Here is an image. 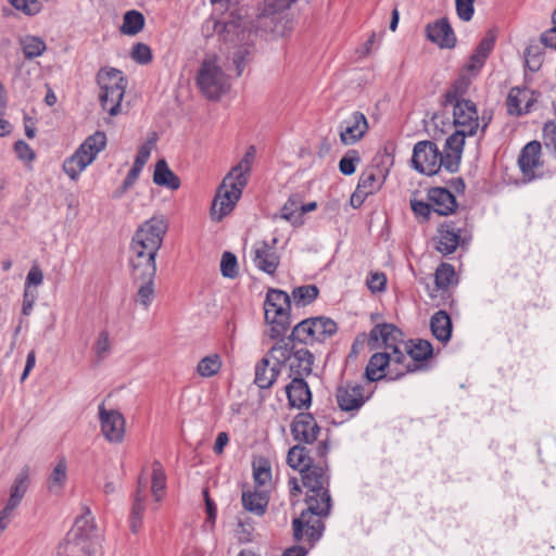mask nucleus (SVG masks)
Instances as JSON below:
<instances>
[{"label":"nucleus","mask_w":556,"mask_h":556,"mask_svg":"<svg viewBox=\"0 0 556 556\" xmlns=\"http://www.w3.org/2000/svg\"><path fill=\"white\" fill-rule=\"evenodd\" d=\"M301 473L303 484L307 489L305 497L307 509L293 519V536L296 541L305 536L312 546L320 539L325 528L319 518L328 517L331 510L330 477L325 462L312 465Z\"/></svg>","instance_id":"f257e3e1"},{"label":"nucleus","mask_w":556,"mask_h":556,"mask_svg":"<svg viewBox=\"0 0 556 556\" xmlns=\"http://www.w3.org/2000/svg\"><path fill=\"white\" fill-rule=\"evenodd\" d=\"M255 153V148L249 147L240 162L224 177L212 203L211 217L213 220L220 222L235 208L248 184Z\"/></svg>","instance_id":"f03ea898"},{"label":"nucleus","mask_w":556,"mask_h":556,"mask_svg":"<svg viewBox=\"0 0 556 556\" xmlns=\"http://www.w3.org/2000/svg\"><path fill=\"white\" fill-rule=\"evenodd\" d=\"M291 298L278 289H269L264 302L265 320L269 326L270 339L282 338L291 326L290 318Z\"/></svg>","instance_id":"7ed1b4c3"},{"label":"nucleus","mask_w":556,"mask_h":556,"mask_svg":"<svg viewBox=\"0 0 556 556\" xmlns=\"http://www.w3.org/2000/svg\"><path fill=\"white\" fill-rule=\"evenodd\" d=\"M268 355L276 362L277 365L288 366L290 369V377L298 378L308 376L312 372L314 363L313 354L305 348L296 349L289 341L283 338L271 346Z\"/></svg>","instance_id":"20e7f679"},{"label":"nucleus","mask_w":556,"mask_h":556,"mask_svg":"<svg viewBox=\"0 0 556 556\" xmlns=\"http://www.w3.org/2000/svg\"><path fill=\"white\" fill-rule=\"evenodd\" d=\"M97 81L101 90L99 94L101 106L111 116L117 115L126 89L123 73L112 67L101 68L97 75Z\"/></svg>","instance_id":"39448f33"},{"label":"nucleus","mask_w":556,"mask_h":556,"mask_svg":"<svg viewBox=\"0 0 556 556\" xmlns=\"http://www.w3.org/2000/svg\"><path fill=\"white\" fill-rule=\"evenodd\" d=\"M105 146L106 135L103 131L88 136L75 153L64 161L63 170L72 180H77Z\"/></svg>","instance_id":"423d86ee"},{"label":"nucleus","mask_w":556,"mask_h":556,"mask_svg":"<svg viewBox=\"0 0 556 556\" xmlns=\"http://www.w3.org/2000/svg\"><path fill=\"white\" fill-rule=\"evenodd\" d=\"M197 84L202 93L210 100H217L229 89L226 74L217 64L214 55L206 56L197 75Z\"/></svg>","instance_id":"0eeeda50"},{"label":"nucleus","mask_w":556,"mask_h":556,"mask_svg":"<svg viewBox=\"0 0 556 556\" xmlns=\"http://www.w3.org/2000/svg\"><path fill=\"white\" fill-rule=\"evenodd\" d=\"M167 229V220L162 215L152 216L137 228L130 243L159 252Z\"/></svg>","instance_id":"6e6552de"},{"label":"nucleus","mask_w":556,"mask_h":556,"mask_svg":"<svg viewBox=\"0 0 556 556\" xmlns=\"http://www.w3.org/2000/svg\"><path fill=\"white\" fill-rule=\"evenodd\" d=\"M30 468L25 465L16 475L13 484L10 489V497L7 505L0 511V534L8 528L11 519L14 516V510L21 504L29 485Z\"/></svg>","instance_id":"1a4fd4ad"},{"label":"nucleus","mask_w":556,"mask_h":556,"mask_svg":"<svg viewBox=\"0 0 556 556\" xmlns=\"http://www.w3.org/2000/svg\"><path fill=\"white\" fill-rule=\"evenodd\" d=\"M412 163L417 172L431 176L442 167V153L434 142L419 141L414 147Z\"/></svg>","instance_id":"9d476101"},{"label":"nucleus","mask_w":556,"mask_h":556,"mask_svg":"<svg viewBox=\"0 0 556 556\" xmlns=\"http://www.w3.org/2000/svg\"><path fill=\"white\" fill-rule=\"evenodd\" d=\"M156 251L146 250L138 244L129 245L128 264L131 278H151L156 274Z\"/></svg>","instance_id":"9b49d317"},{"label":"nucleus","mask_w":556,"mask_h":556,"mask_svg":"<svg viewBox=\"0 0 556 556\" xmlns=\"http://www.w3.org/2000/svg\"><path fill=\"white\" fill-rule=\"evenodd\" d=\"M369 397L370 395L365 393L364 387L357 382H343L336 390L337 404L343 412H358Z\"/></svg>","instance_id":"f8f14e48"},{"label":"nucleus","mask_w":556,"mask_h":556,"mask_svg":"<svg viewBox=\"0 0 556 556\" xmlns=\"http://www.w3.org/2000/svg\"><path fill=\"white\" fill-rule=\"evenodd\" d=\"M470 239L463 232L460 227H457L454 222L443 223L438 229L435 237V249L442 255H450L456 251L458 245L466 244Z\"/></svg>","instance_id":"ddd939ff"},{"label":"nucleus","mask_w":556,"mask_h":556,"mask_svg":"<svg viewBox=\"0 0 556 556\" xmlns=\"http://www.w3.org/2000/svg\"><path fill=\"white\" fill-rule=\"evenodd\" d=\"M101 432L111 443H121L125 435V418L118 410L99 406Z\"/></svg>","instance_id":"4468645a"},{"label":"nucleus","mask_w":556,"mask_h":556,"mask_svg":"<svg viewBox=\"0 0 556 556\" xmlns=\"http://www.w3.org/2000/svg\"><path fill=\"white\" fill-rule=\"evenodd\" d=\"M277 239L274 238L271 243L267 241H257L252 248L254 266L268 275H274L279 266L280 257L276 251Z\"/></svg>","instance_id":"2eb2a0df"},{"label":"nucleus","mask_w":556,"mask_h":556,"mask_svg":"<svg viewBox=\"0 0 556 556\" xmlns=\"http://www.w3.org/2000/svg\"><path fill=\"white\" fill-rule=\"evenodd\" d=\"M453 108V124L455 128L466 130L469 135H476L479 127V116L476 104L470 101L447 103Z\"/></svg>","instance_id":"dca6fc26"},{"label":"nucleus","mask_w":556,"mask_h":556,"mask_svg":"<svg viewBox=\"0 0 556 556\" xmlns=\"http://www.w3.org/2000/svg\"><path fill=\"white\" fill-rule=\"evenodd\" d=\"M340 140L344 146H352L358 142L368 130L366 116L358 111L353 112L340 124Z\"/></svg>","instance_id":"f3484780"},{"label":"nucleus","mask_w":556,"mask_h":556,"mask_svg":"<svg viewBox=\"0 0 556 556\" xmlns=\"http://www.w3.org/2000/svg\"><path fill=\"white\" fill-rule=\"evenodd\" d=\"M320 428L315 418L308 413H300L291 424V433L294 440L303 443H313L317 440Z\"/></svg>","instance_id":"a211bd4d"},{"label":"nucleus","mask_w":556,"mask_h":556,"mask_svg":"<svg viewBox=\"0 0 556 556\" xmlns=\"http://www.w3.org/2000/svg\"><path fill=\"white\" fill-rule=\"evenodd\" d=\"M540 155L541 143L539 141H531L521 150L518 157V165L527 181L536 178L535 169L542 165Z\"/></svg>","instance_id":"6ab92c4d"},{"label":"nucleus","mask_w":556,"mask_h":556,"mask_svg":"<svg viewBox=\"0 0 556 556\" xmlns=\"http://www.w3.org/2000/svg\"><path fill=\"white\" fill-rule=\"evenodd\" d=\"M535 102L534 91L527 88H511L507 96V112L517 116L529 113Z\"/></svg>","instance_id":"aec40b11"},{"label":"nucleus","mask_w":556,"mask_h":556,"mask_svg":"<svg viewBox=\"0 0 556 556\" xmlns=\"http://www.w3.org/2000/svg\"><path fill=\"white\" fill-rule=\"evenodd\" d=\"M401 345H394L386 352L389 357V374L392 380L400 379L405 374L414 372L418 369V366L409 361V356L405 354L406 352L404 349H401Z\"/></svg>","instance_id":"412c9836"},{"label":"nucleus","mask_w":556,"mask_h":556,"mask_svg":"<svg viewBox=\"0 0 556 556\" xmlns=\"http://www.w3.org/2000/svg\"><path fill=\"white\" fill-rule=\"evenodd\" d=\"M426 34L427 38L440 48L451 49L456 45L455 34L446 18L428 24Z\"/></svg>","instance_id":"4be33fe9"},{"label":"nucleus","mask_w":556,"mask_h":556,"mask_svg":"<svg viewBox=\"0 0 556 556\" xmlns=\"http://www.w3.org/2000/svg\"><path fill=\"white\" fill-rule=\"evenodd\" d=\"M289 404L295 408L308 407L312 402V393L307 382L302 377L292 378L286 387Z\"/></svg>","instance_id":"5701e85b"},{"label":"nucleus","mask_w":556,"mask_h":556,"mask_svg":"<svg viewBox=\"0 0 556 556\" xmlns=\"http://www.w3.org/2000/svg\"><path fill=\"white\" fill-rule=\"evenodd\" d=\"M271 358L266 354L255 366V384L261 389H269L277 380L281 366L276 362L271 364Z\"/></svg>","instance_id":"b1692460"},{"label":"nucleus","mask_w":556,"mask_h":556,"mask_svg":"<svg viewBox=\"0 0 556 556\" xmlns=\"http://www.w3.org/2000/svg\"><path fill=\"white\" fill-rule=\"evenodd\" d=\"M432 211L445 216L453 213L457 206L455 197L445 188H432L428 192Z\"/></svg>","instance_id":"393cba45"},{"label":"nucleus","mask_w":556,"mask_h":556,"mask_svg":"<svg viewBox=\"0 0 556 556\" xmlns=\"http://www.w3.org/2000/svg\"><path fill=\"white\" fill-rule=\"evenodd\" d=\"M147 479L140 477L138 479V485L135 493L134 504L131 508L130 516V529L132 533H137L142 526V516L146 509V498H147Z\"/></svg>","instance_id":"a878e982"},{"label":"nucleus","mask_w":556,"mask_h":556,"mask_svg":"<svg viewBox=\"0 0 556 556\" xmlns=\"http://www.w3.org/2000/svg\"><path fill=\"white\" fill-rule=\"evenodd\" d=\"M402 331L392 324H379L376 325L369 334L370 341L381 340L386 350L393 348L394 345L403 344Z\"/></svg>","instance_id":"bb28decb"},{"label":"nucleus","mask_w":556,"mask_h":556,"mask_svg":"<svg viewBox=\"0 0 556 556\" xmlns=\"http://www.w3.org/2000/svg\"><path fill=\"white\" fill-rule=\"evenodd\" d=\"M241 501L245 510L255 516H263L266 513L269 497L264 491L244 490Z\"/></svg>","instance_id":"cd10ccee"},{"label":"nucleus","mask_w":556,"mask_h":556,"mask_svg":"<svg viewBox=\"0 0 556 556\" xmlns=\"http://www.w3.org/2000/svg\"><path fill=\"white\" fill-rule=\"evenodd\" d=\"M430 328L433 337L446 343L452 336V320L445 311H438L430 319Z\"/></svg>","instance_id":"c85d7f7f"},{"label":"nucleus","mask_w":556,"mask_h":556,"mask_svg":"<svg viewBox=\"0 0 556 556\" xmlns=\"http://www.w3.org/2000/svg\"><path fill=\"white\" fill-rule=\"evenodd\" d=\"M86 513L78 517L66 540H86L93 542L92 533L94 530L93 518L89 508H85Z\"/></svg>","instance_id":"c756f323"},{"label":"nucleus","mask_w":556,"mask_h":556,"mask_svg":"<svg viewBox=\"0 0 556 556\" xmlns=\"http://www.w3.org/2000/svg\"><path fill=\"white\" fill-rule=\"evenodd\" d=\"M153 182L170 190H177L180 187L179 177L168 167L165 160L156 162Z\"/></svg>","instance_id":"7c9ffc66"},{"label":"nucleus","mask_w":556,"mask_h":556,"mask_svg":"<svg viewBox=\"0 0 556 556\" xmlns=\"http://www.w3.org/2000/svg\"><path fill=\"white\" fill-rule=\"evenodd\" d=\"M403 348L413 363L426 361L432 356L433 348L427 340L418 339L404 342Z\"/></svg>","instance_id":"2f4dec72"},{"label":"nucleus","mask_w":556,"mask_h":556,"mask_svg":"<svg viewBox=\"0 0 556 556\" xmlns=\"http://www.w3.org/2000/svg\"><path fill=\"white\" fill-rule=\"evenodd\" d=\"M96 552V543L86 540H66L60 546V555L65 556H92Z\"/></svg>","instance_id":"473e14b6"},{"label":"nucleus","mask_w":556,"mask_h":556,"mask_svg":"<svg viewBox=\"0 0 556 556\" xmlns=\"http://www.w3.org/2000/svg\"><path fill=\"white\" fill-rule=\"evenodd\" d=\"M278 217V215H275ZM279 217L293 226H301L304 220L301 218V197L292 194L280 210Z\"/></svg>","instance_id":"72a5a7b5"},{"label":"nucleus","mask_w":556,"mask_h":556,"mask_svg":"<svg viewBox=\"0 0 556 556\" xmlns=\"http://www.w3.org/2000/svg\"><path fill=\"white\" fill-rule=\"evenodd\" d=\"M389 366V357L387 353H375L365 369V377L368 381L374 382L378 381L384 377L382 374L386 367Z\"/></svg>","instance_id":"f704fd0d"},{"label":"nucleus","mask_w":556,"mask_h":556,"mask_svg":"<svg viewBox=\"0 0 556 556\" xmlns=\"http://www.w3.org/2000/svg\"><path fill=\"white\" fill-rule=\"evenodd\" d=\"M311 320L317 342L331 338L338 330L337 324L331 318L318 316L311 317Z\"/></svg>","instance_id":"c9c22d12"},{"label":"nucleus","mask_w":556,"mask_h":556,"mask_svg":"<svg viewBox=\"0 0 556 556\" xmlns=\"http://www.w3.org/2000/svg\"><path fill=\"white\" fill-rule=\"evenodd\" d=\"M287 341L290 343L299 341L304 344H313L317 342L311 318L304 319L295 325Z\"/></svg>","instance_id":"e433bc0d"},{"label":"nucleus","mask_w":556,"mask_h":556,"mask_svg":"<svg viewBox=\"0 0 556 556\" xmlns=\"http://www.w3.org/2000/svg\"><path fill=\"white\" fill-rule=\"evenodd\" d=\"M144 26V16L136 10L127 11L123 18L121 31L125 35L135 36L142 30Z\"/></svg>","instance_id":"4c0bfd02"},{"label":"nucleus","mask_w":556,"mask_h":556,"mask_svg":"<svg viewBox=\"0 0 556 556\" xmlns=\"http://www.w3.org/2000/svg\"><path fill=\"white\" fill-rule=\"evenodd\" d=\"M287 462L290 467L299 469L301 472L313 465L306 448L301 445H295L289 450Z\"/></svg>","instance_id":"58836bf2"},{"label":"nucleus","mask_w":556,"mask_h":556,"mask_svg":"<svg viewBox=\"0 0 556 556\" xmlns=\"http://www.w3.org/2000/svg\"><path fill=\"white\" fill-rule=\"evenodd\" d=\"M222 358L218 354H210L198 363L197 372L203 378L217 375L222 368Z\"/></svg>","instance_id":"ea45409f"},{"label":"nucleus","mask_w":556,"mask_h":556,"mask_svg":"<svg viewBox=\"0 0 556 556\" xmlns=\"http://www.w3.org/2000/svg\"><path fill=\"white\" fill-rule=\"evenodd\" d=\"M67 478V465L64 458H61L50 473L48 489L52 493H59Z\"/></svg>","instance_id":"a19ab883"},{"label":"nucleus","mask_w":556,"mask_h":556,"mask_svg":"<svg viewBox=\"0 0 556 556\" xmlns=\"http://www.w3.org/2000/svg\"><path fill=\"white\" fill-rule=\"evenodd\" d=\"M154 278H132L134 282L138 286V292H137V299L136 301L143 305L144 307H148L154 296Z\"/></svg>","instance_id":"79ce46f5"},{"label":"nucleus","mask_w":556,"mask_h":556,"mask_svg":"<svg viewBox=\"0 0 556 556\" xmlns=\"http://www.w3.org/2000/svg\"><path fill=\"white\" fill-rule=\"evenodd\" d=\"M318 293L315 285H304L292 290V299L296 306H306L317 299Z\"/></svg>","instance_id":"37998d69"},{"label":"nucleus","mask_w":556,"mask_h":556,"mask_svg":"<svg viewBox=\"0 0 556 556\" xmlns=\"http://www.w3.org/2000/svg\"><path fill=\"white\" fill-rule=\"evenodd\" d=\"M166 486V476L162 465L155 460L152 468L151 493L156 502L161 501Z\"/></svg>","instance_id":"c03bdc74"},{"label":"nucleus","mask_w":556,"mask_h":556,"mask_svg":"<svg viewBox=\"0 0 556 556\" xmlns=\"http://www.w3.org/2000/svg\"><path fill=\"white\" fill-rule=\"evenodd\" d=\"M21 46L26 59H34L46 51V42L36 36H25L21 39Z\"/></svg>","instance_id":"a18cd8bd"},{"label":"nucleus","mask_w":556,"mask_h":556,"mask_svg":"<svg viewBox=\"0 0 556 556\" xmlns=\"http://www.w3.org/2000/svg\"><path fill=\"white\" fill-rule=\"evenodd\" d=\"M296 0H263L258 17H270L288 9Z\"/></svg>","instance_id":"49530a36"},{"label":"nucleus","mask_w":556,"mask_h":556,"mask_svg":"<svg viewBox=\"0 0 556 556\" xmlns=\"http://www.w3.org/2000/svg\"><path fill=\"white\" fill-rule=\"evenodd\" d=\"M253 477L257 485H265L271 480V469L266 458H258L253 462Z\"/></svg>","instance_id":"de8ad7c7"},{"label":"nucleus","mask_w":556,"mask_h":556,"mask_svg":"<svg viewBox=\"0 0 556 556\" xmlns=\"http://www.w3.org/2000/svg\"><path fill=\"white\" fill-rule=\"evenodd\" d=\"M469 86V80L465 77L457 79L452 88L445 93L443 104L447 106V103L467 101L463 98Z\"/></svg>","instance_id":"09e8293b"},{"label":"nucleus","mask_w":556,"mask_h":556,"mask_svg":"<svg viewBox=\"0 0 556 556\" xmlns=\"http://www.w3.org/2000/svg\"><path fill=\"white\" fill-rule=\"evenodd\" d=\"M455 269L448 263H442L435 270L434 280L439 289H446L454 282Z\"/></svg>","instance_id":"8fccbe9b"},{"label":"nucleus","mask_w":556,"mask_h":556,"mask_svg":"<svg viewBox=\"0 0 556 556\" xmlns=\"http://www.w3.org/2000/svg\"><path fill=\"white\" fill-rule=\"evenodd\" d=\"M381 186L379 178L374 169L362 173L358 179L357 187L361 191L372 194Z\"/></svg>","instance_id":"3c124183"},{"label":"nucleus","mask_w":556,"mask_h":556,"mask_svg":"<svg viewBox=\"0 0 556 556\" xmlns=\"http://www.w3.org/2000/svg\"><path fill=\"white\" fill-rule=\"evenodd\" d=\"M220 273L224 277L233 279L238 276L237 257L231 252H224L220 261Z\"/></svg>","instance_id":"603ef678"},{"label":"nucleus","mask_w":556,"mask_h":556,"mask_svg":"<svg viewBox=\"0 0 556 556\" xmlns=\"http://www.w3.org/2000/svg\"><path fill=\"white\" fill-rule=\"evenodd\" d=\"M361 162L356 150H349L339 162V169L343 175L350 176L355 173L356 164Z\"/></svg>","instance_id":"864d4df0"},{"label":"nucleus","mask_w":556,"mask_h":556,"mask_svg":"<svg viewBox=\"0 0 556 556\" xmlns=\"http://www.w3.org/2000/svg\"><path fill=\"white\" fill-rule=\"evenodd\" d=\"M466 130L457 129L445 141V150L463 154L466 137H471Z\"/></svg>","instance_id":"5fc2aeb1"},{"label":"nucleus","mask_w":556,"mask_h":556,"mask_svg":"<svg viewBox=\"0 0 556 556\" xmlns=\"http://www.w3.org/2000/svg\"><path fill=\"white\" fill-rule=\"evenodd\" d=\"M94 353L99 359H103L111 351V340L108 330L100 331L94 342Z\"/></svg>","instance_id":"6e6d98bb"},{"label":"nucleus","mask_w":556,"mask_h":556,"mask_svg":"<svg viewBox=\"0 0 556 556\" xmlns=\"http://www.w3.org/2000/svg\"><path fill=\"white\" fill-rule=\"evenodd\" d=\"M130 55L132 60L139 64H148L152 60V51L150 47L141 42L134 45Z\"/></svg>","instance_id":"4d7b16f0"},{"label":"nucleus","mask_w":556,"mask_h":556,"mask_svg":"<svg viewBox=\"0 0 556 556\" xmlns=\"http://www.w3.org/2000/svg\"><path fill=\"white\" fill-rule=\"evenodd\" d=\"M16 10L27 15H35L40 12L41 5L38 0H8Z\"/></svg>","instance_id":"13d9d810"},{"label":"nucleus","mask_w":556,"mask_h":556,"mask_svg":"<svg viewBox=\"0 0 556 556\" xmlns=\"http://www.w3.org/2000/svg\"><path fill=\"white\" fill-rule=\"evenodd\" d=\"M462 153L448 151L444 149L442 154V166L450 173H456L459 168Z\"/></svg>","instance_id":"bf43d9fd"},{"label":"nucleus","mask_w":556,"mask_h":556,"mask_svg":"<svg viewBox=\"0 0 556 556\" xmlns=\"http://www.w3.org/2000/svg\"><path fill=\"white\" fill-rule=\"evenodd\" d=\"M457 15L460 20L468 22L473 15V0H455Z\"/></svg>","instance_id":"052dcab7"},{"label":"nucleus","mask_w":556,"mask_h":556,"mask_svg":"<svg viewBox=\"0 0 556 556\" xmlns=\"http://www.w3.org/2000/svg\"><path fill=\"white\" fill-rule=\"evenodd\" d=\"M14 151L17 154V157L22 161H33L35 159V152L29 147L28 143H26L23 140H18L14 144Z\"/></svg>","instance_id":"680f3d73"},{"label":"nucleus","mask_w":556,"mask_h":556,"mask_svg":"<svg viewBox=\"0 0 556 556\" xmlns=\"http://www.w3.org/2000/svg\"><path fill=\"white\" fill-rule=\"evenodd\" d=\"M543 139L546 148H554L556 151V124L548 122L543 128Z\"/></svg>","instance_id":"e2e57ef3"},{"label":"nucleus","mask_w":556,"mask_h":556,"mask_svg":"<svg viewBox=\"0 0 556 556\" xmlns=\"http://www.w3.org/2000/svg\"><path fill=\"white\" fill-rule=\"evenodd\" d=\"M552 22L554 26L542 34L541 41L546 47L556 49V10L554 11L552 15Z\"/></svg>","instance_id":"0e129e2a"},{"label":"nucleus","mask_w":556,"mask_h":556,"mask_svg":"<svg viewBox=\"0 0 556 556\" xmlns=\"http://www.w3.org/2000/svg\"><path fill=\"white\" fill-rule=\"evenodd\" d=\"M387 278L382 273H374L367 280V286L372 292L382 291L386 287Z\"/></svg>","instance_id":"69168bd1"},{"label":"nucleus","mask_w":556,"mask_h":556,"mask_svg":"<svg viewBox=\"0 0 556 556\" xmlns=\"http://www.w3.org/2000/svg\"><path fill=\"white\" fill-rule=\"evenodd\" d=\"M410 207L415 215L422 217L425 220L429 218L432 211V206L424 201L412 200Z\"/></svg>","instance_id":"338daca9"},{"label":"nucleus","mask_w":556,"mask_h":556,"mask_svg":"<svg viewBox=\"0 0 556 556\" xmlns=\"http://www.w3.org/2000/svg\"><path fill=\"white\" fill-rule=\"evenodd\" d=\"M494 41L495 38L493 36H488L483 38L475 52L486 60L488 55L490 54L494 47Z\"/></svg>","instance_id":"774afa93"}]
</instances>
